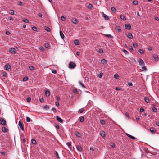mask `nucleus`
Segmentation results:
<instances>
[{
    "label": "nucleus",
    "mask_w": 159,
    "mask_h": 159,
    "mask_svg": "<svg viewBox=\"0 0 159 159\" xmlns=\"http://www.w3.org/2000/svg\"><path fill=\"white\" fill-rule=\"evenodd\" d=\"M76 64L74 62H70L69 65L68 67L71 69H74L76 66Z\"/></svg>",
    "instance_id": "1"
},
{
    "label": "nucleus",
    "mask_w": 159,
    "mask_h": 159,
    "mask_svg": "<svg viewBox=\"0 0 159 159\" xmlns=\"http://www.w3.org/2000/svg\"><path fill=\"white\" fill-rule=\"evenodd\" d=\"M0 124L3 125H6V120L3 118H0Z\"/></svg>",
    "instance_id": "2"
},
{
    "label": "nucleus",
    "mask_w": 159,
    "mask_h": 159,
    "mask_svg": "<svg viewBox=\"0 0 159 159\" xmlns=\"http://www.w3.org/2000/svg\"><path fill=\"white\" fill-rule=\"evenodd\" d=\"M18 125L20 127L21 129V130L23 131L24 130V125L23 123L21 121H20L19 122V124Z\"/></svg>",
    "instance_id": "3"
},
{
    "label": "nucleus",
    "mask_w": 159,
    "mask_h": 159,
    "mask_svg": "<svg viewBox=\"0 0 159 159\" xmlns=\"http://www.w3.org/2000/svg\"><path fill=\"white\" fill-rule=\"evenodd\" d=\"M138 62L139 63V64L140 66H144L145 65L143 61V60L142 59L140 58L138 60Z\"/></svg>",
    "instance_id": "4"
},
{
    "label": "nucleus",
    "mask_w": 159,
    "mask_h": 159,
    "mask_svg": "<svg viewBox=\"0 0 159 159\" xmlns=\"http://www.w3.org/2000/svg\"><path fill=\"white\" fill-rule=\"evenodd\" d=\"M71 21L73 23L75 24H77L78 22L77 20L75 18H72L71 19Z\"/></svg>",
    "instance_id": "5"
},
{
    "label": "nucleus",
    "mask_w": 159,
    "mask_h": 159,
    "mask_svg": "<svg viewBox=\"0 0 159 159\" xmlns=\"http://www.w3.org/2000/svg\"><path fill=\"white\" fill-rule=\"evenodd\" d=\"M5 69L6 70H8L11 68V66L8 64H7L5 65Z\"/></svg>",
    "instance_id": "6"
},
{
    "label": "nucleus",
    "mask_w": 159,
    "mask_h": 159,
    "mask_svg": "<svg viewBox=\"0 0 159 159\" xmlns=\"http://www.w3.org/2000/svg\"><path fill=\"white\" fill-rule=\"evenodd\" d=\"M56 120L57 121L61 123H62L63 122L61 118L59 117L58 116H56Z\"/></svg>",
    "instance_id": "7"
},
{
    "label": "nucleus",
    "mask_w": 159,
    "mask_h": 159,
    "mask_svg": "<svg viewBox=\"0 0 159 159\" xmlns=\"http://www.w3.org/2000/svg\"><path fill=\"white\" fill-rule=\"evenodd\" d=\"M150 131L152 134H154L156 132V129L153 127H151L150 128Z\"/></svg>",
    "instance_id": "8"
},
{
    "label": "nucleus",
    "mask_w": 159,
    "mask_h": 159,
    "mask_svg": "<svg viewBox=\"0 0 159 159\" xmlns=\"http://www.w3.org/2000/svg\"><path fill=\"white\" fill-rule=\"evenodd\" d=\"M131 27V25L130 24H125V28L129 30L130 29Z\"/></svg>",
    "instance_id": "9"
},
{
    "label": "nucleus",
    "mask_w": 159,
    "mask_h": 159,
    "mask_svg": "<svg viewBox=\"0 0 159 159\" xmlns=\"http://www.w3.org/2000/svg\"><path fill=\"white\" fill-rule=\"evenodd\" d=\"M76 148L77 150L80 152H81L83 149L82 147L80 145L76 146Z\"/></svg>",
    "instance_id": "10"
},
{
    "label": "nucleus",
    "mask_w": 159,
    "mask_h": 159,
    "mask_svg": "<svg viewBox=\"0 0 159 159\" xmlns=\"http://www.w3.org/2000/svg\"><path fill=\"white\" fill-rule=\"evenodd\" d=\"M9 51L11 53L14 54L15 53L16 50L14 48H11L9 50Z\"/></svg>",
    "instance_id": "11"
},
{
    "label": "nucleus",
    "mask_w": 159,
    "mask_h": 159,
    "mask_svg": "<svg viewBox=\"0 0 159 159\" xmlns=\"http://www.w3.org/2000/svg\"><path fill=\"white\" fill-rule=\"evenodd\" d=\"M126 135H127V136H128V137H129V138H130L133 139H135L136 138L135 137H134L130 135H129V134H127V133H126Z\"/></svg>",
    "instance_id": "12"
},
{
    "label": "nucleus",
    "mask_w": 159,
    "mask_h": 159,
    "mask_svg": "<svg viewBox=\"0 0 159 159\" xmlns=\"http://www.w3.org/2000/svg\"><path fill=\"white\" fill-rule=\"evenodd\" d=\"M79 119L80 120V121L81 122H82L84 120V116H82L80 117L79 118Z\"/></svg>",
    "instance_id": "13"
},
{
    "label": "nucleus",
    "mask_w": 159,
    "mask_h": 159,
    "mask_svg": "<svg viewBox=\"0 0 159 159\" xmlns=\"http://www.w3.org/2000/svg\"><path fill=\"white\" fill-rule=\"evenodd\" d=\"M74 43L75 45H78L80 44V42L78 40L76 39L74 41Z\"/></svg>",
    "instance_id": "14"
},
{
    "label": "nucleus",
    "mask_w": 159,
    "mask_h": 159,
    "mask_svg": "<svg viewBox=\"0 0 159 159\" xmlns=\"http://www.w3.org/2000/svg\"><path fill=\"white\" fill-rule=\"evenodd\" d=\"M2 131L3 132H6L8 131V129L5 127H2Z\"/></svg>",
    "instance_id": "15"
},
{
    "label": "nucleus",
    "mask_w": 159,
    "mask_h": 159,
    "mask_svg": "<svg viewBox=\"0 0 159 159\" xmlns=\"http://www.w3.org/2000/svg\"><path fill=\"white\" fill-rule=\"evenodd\" d=\"M100 135L102 138L104 137L105 136V133L104 131H101L100 133Z\"/></svg>",
    "instance_id": "16"
},
{
    "label": "nucleus",
    "mask_w": 159,
    "mask_h": 159,
    "mask_svg": "<svg viewBox=\"0 0 159 159\" xmlns=\"http://www.w3.org/2000/svg\"><path fill=\"white\" fill-rule=\"evenodd\" d=\"M144 100L147 103H149V98L147 97H145L144 98Z\"/></svg>",
    "instance_id": "17"
},
{
    "label": "nucleus",
    "mask_w": 159,
    "mask_h": 159,
    "mask_svg": "<svg viewBox=\"0 0 159 159\" xmlns=\"http://www.w3.org/2000/svg\"><path fill=\"white\" fill-rule=\"evenodd\" d=\"M116 30L118 32H120L121 31V30L120 29V26H116Z\"/></svg>",
    "instance_id": "18"
},
{
    "label": "nucleus",
    "mask_w": 159,
    "mask_h": 159,
    "mask_svg": "<svg viewBox=\"0 0 159 159\" xmlns=\"http://www.w3.org/2000/svg\"><path fill=\"white\" fill-rule=\"evenodd\" d=\"M103 17L107 20H108L109 19V18L108 17V16L106 15V14H103Z\"/></svg>",
    "instance_id": "19"
},
{
    "label": "nucleus",
    "mask_w": 159,
    "mask_h": 159,
    "mask_svg": "<svg viewBox=\"0 0 159 159\" xmlns=\"http://www.w3.org/2000/svg\"><path fill=\"white\" fill-rule=\"evenodd\" d=\"M59 32H60V35L62 39H63L64 38V35L63 34V33L62 31H61L60 30V31Z\"/></svg>",
    "instance_id": "20"
},
{
    "label": "nucleus",
    "mask_w": 159,
    "mask_h": 159,
    "mask_svg": "<svg viewBox=\"0 0 159 159\" xmlns=\"http://www.w3.org/2000/svg\"><path fill=\"white\" fill-rule=\"evenodd\" d=\"M127 36L129 39H132L133 38L132 34L131 33H128Z\"/></svg>",
    "instance_id": "21"
},
{
    "label": "nucleus",
    "mask_w": 159,
    "mask_h": 159,
    "mask_svg": "<svg viewBox=\"0 0 159 159\" xmlns=\"http://www.w3.org/2000/svg\"><path fill=\"white\" fill-rule=\"evenodd\" d=\"M50 94V92L48 91H45V95L47 97H48Z\"/></svg>",
    "instance_id": "22"
},
{
    "label": "nucleus",
    "mask_w": 159,
    "mask_h": 159,
    "mask_svg": "<svg viewBox=\"0 0 159 159\" xmlns=\"http://www.w3.org/2000/svg\"><path fill=\"white\" fill-rule=\"evenodd\" d=\"M45 30L48 32H50L51 31L50 29L48 26H45Z\"/></svg>",
    "instance_id": "23"
},
{
    "label": "nucleus",
    "mask_w": 159,
    "mask_h": 159,
    "mask_svg": "<svg viewBox=\"0 0 159 159\" xmlns=\"http://www.w3.org/2000/svg\"><path fill=\"white\" fill-rule=\"evenodd\" d=\"M9 14L11 15L16 14H15L14 13V11L12 10H10L9 11Z\"/></svg>",
    "instance_id": "24"
},
{
    "label": "nucleus",
    "mask_w": 159,
    "mask_h": 159,
    "mask_svg": "<svg viewBox=\"0 0 159 159\" xmlns=\"http://www.w3.org/2000/svg\"><path fill=\"white\" fill-rule=\"evenodd\" d=\"M31 142H32V143L33 144H37V142L36 140L34 139H32L31 140Z\"/></svg>",
    "instance_id": "25"
},
{
    "label": "nucleus",
    "mask_w": 159,
    "mask_h": 159,
    "mask_svg": "<svg viewBox=\"0 0 159 159\" xmlns=\"http://www.w3.org/2000/svg\"><path fill=\"white\" fill-rule=\"evenodd\" d=\"M54 152H55V153H54V154L56 155V157L58 159H60V157H59V156L58 155V153H57V152L56 151H55Z\"/></svg>",
    "instance_id": "26"
},
{
    "label": "nucleus",
    "mask_w": 159,
    "mask_h": 159,
    "mask_svg": "<svg viewBox=\"0 0 159 159\" xmlns=\"http://www.w3.org/2000/svg\"><path fill=\"white\" fill-rule=\"evenodd\" d=\"M101 63L103 64H106L107 62V61L105 59H102L101 60Z\"/></svg>",
    "instance_id": "27"
},
{
    "label": "nucleus",
    "mask_w": 159,
    "mask_h": 159,
    "mask_svg": "<svg viewBox=\"0 0 159 159\" xmlns=\"http://www.w3.org/2000/svg\"><path fill=\"white\" fill-rule=\"evenodd\" d=\"M93 7L92 5L91 4H89L87 6V8L89 9H91L93 8Z\"/></svg>",
    "instance_id": "28"
},
{
    "label": "nucleus",
    "mask_w": 159,
    "mask_h": 159,
    "mask_svg": "<svg viewBox=\"0 0 159 159\" xmlns=\"http://www.w3.org/2000/svg\"><path fill=\"white\" fill-rule=\"evenodd\" d=\"M75 134L78 137H80L81 136V134L78 131L75 132Z\"/></svg>",
    "instance_id": "29"
},
{
    "label": "nucleus",
    "mask_w": 159,
    "mask_h": 159,
    "mask_svg": "<svg viewBox=\"0 0 159 159\" xmlns=\"http://www.w3.org/2000/svg\"><path fill=\"white\" fill-rule=\"evenodd\" d=\"M122 51L125 55H128L129 54V52L127 51L124 49H123Z\"/></svg>",
    "instance_id": "30"
},
{
    "label": "nucleus",
    "mask_w": 159,
    "mask_h": 159,
    "mask_svg": "<svg viewBox=\"0 0 159 159\" xmlns=\"http://www.w3.org/2000/svg\"><path fill=\"white\" fill-rule=\"evenodd\" d=\"M138 52L139 53H140L141 54H143L144 52V50L143 49H140Z\"/></svg>",
    "instance_id": "31"
},
{
    "label": "nucleus",
    "mask_w": 159,
    "mask_h": 159,
    "mask_svg": "<svg viewBox=\"0 0 159 159\" xmlns=\"http://www.w3.org/2000/svg\"><path fill=\"white\" fill-rule=\"evenodd\" d=\"M22 20L23 22L25 23H29V21H28V20L26 18H23L22 19Z\"/></svg>",
    "instance_id": "32"
},
{
    "label": "nucleus",
    "mask_w": 159,
    "mask_h": 159,
    "mask_svg": "<svg viewBox=\"0 0 159 159\" xmlns=\"http://www.w3.org/2000/svg\"><path fill=\"white\" fill-rule=\"evenodd\" d=\"M111 10L113 12L115 13L116 12V10L115 8L114 7H112L111 8Z\"/></svg>",
    "instance_id": "33"
},
{
    "label": "nucleus",
    "mask_w": 159,
    "mask_h": 159,
    "mask_svg": "<svg viewBox=\"0 0 159 159\" xmlns=\"http://www.w3.org/2000/svg\"><path fill=\"white\" fill-rule=\"evenodd\" d=\"M30 70H34L35 69L34 67L33 66H30L29 67Z\"/></svg>",
    "instance_id": "34"
},
{
    "label": "nucleus",
    "mask_w": 159,
    "mask_h": 159,
    "mask_svg": "<svg viewBox=\"0 0 159 159\" xmlns=\"http://www.w3.org/2000/svg\"><path fill=\"white\" fill-rule=\"evenodd\" d=\"M120 18L121 19L123 20H126V18L125 17L123 16V15H120Z\"/></svg>",
    "instance_id": "35"
},
{
    "label": "nucleus",
    "mask_w": 159,
    "mask_h": 159,
    "mask_svg": "<svg viewBox=\"0 0 159 159\" xmlns=\"http://www.w3.org/2000/svg\"><path fill=\"white\" fill-rule=\"evenodd\" d=\"M66 144L70 148H71V143H70L67 142L66 143Z\"/></svg>",
    "instance_id": "36"
},
{
    "label": "nucleus",
    "mask_w": 159,
    "mask_h": 159,
    "mask_svg": "<svg viewBox=\"0 0 159 159\" xmlns=\"http://www.w3.org/2000/svg\"><path fill=\"white\" fill-rule=\"evenodd\" d=\"M133 3L134 5H137L138 4V1L137 0H134L133 2Z\"/></svg>",
    "instance_id": "37"
},
{
    "label": "nucleus",
    "mask_w": 159,
    "mask_h": 159,
    "mask_svg": "<svg viewBox=\"0 0 159 159\" xmlns=\"http://www.w3.org/2000/svg\"><path fill=\"white\" fill-rule=\"evenodd\" d=\"M130 61H131L132 62H134L136 61L133 58H130Z\"/></svg>",
    "instance_id": "38"
},
{
    "label": "nucleus",
    "mask_w": 159,
    "mask_h": 159,
    "mask_svg": "<svg viewBox=\"0 0 159 159\" xmlns=\"http://www.w3.org/2000/svg\"><path fill=\"white\" fill-rule=\"evenodd\" d=\"M105 36L110 38H113V36H111V34H105Z\"/></svg>",
    "instance_id": "39"
},
{
    "label": "nucleus",
    "mask_w": 159,
    "mask_h": 159,
    "mask_svg": "<svg viewBox=\"0 0 159 159\" xmlns=\"http://www.w3.org/2000/svg\"><path fill=\"white\" fill-rule=\"evenodd\" d=\"M28 78L27 77L25 76L23 78V81H26L28 80Z\"/></svg>",
    "instance_id": "40"
},
{
    "label": "nucleus",
    "mask_w": 159,
    "mask_h": 159,
    "mask_svg": "<svg viewBox=\"0 0 159 159\" xmlns=\"http://www.w3.org/2000/svg\"><path fill=\"white\" fill-rule=\"evenodd\" d=\"M32 29L34 31H37V27L35 26H33L32 27Z\"/></svg>",
    "instance_id": "41"
},
{
    "label": "nucleus",
    "mask_w": 159,
    "mask_h": 159,
    "mask_svg": "<svg viewBox=\"0 0 159 159\" xmlns=\"http://www.w3.org/2000/svg\"><path fill=\"white\" fill-rule=\"evenodd\" d=\"M83 111H84V110H83V108H81V109H80V110H79L78 111L80 113H82L83 112Z\"/></svg>",
    "instance_id": "42"
},
{
    "label": "nucleus",
    "mask_w": 159,
    "mask_h": 159,
    "mask_svg": "<svg viewBox=\"0 0 159 159\" xmlns=\"http://www.w3.org/2000/svg\"><path fill=\"white\" fill-rule=\"evenodd\" d=\"M2 74L4 76L6 77L7 76V73L5 71H4L2 73Z\"/></svg>",
    "instance_id": "43"
},
{
    "label": "nucleus",
    "mask_w": 159,
    "mask_h": 159,
    "mask_svg": "<svg viewBox=\"0 0 159 159\" xmlns=\"http://www.w3.org/2000/svg\"><path fill=\"white\" fill-rule=\"evenodd\" d=\"M100 123L102 125H104L105 123V122L103 120H100Z\"/></svg>",
    "instance_id": "44"
},
{
    "label": "nucleus",
    "mask_w": 159,
    "mask_h": 159,
    "mask_svg": "<svg viewBox=\"0 0 159 159\" xmlns=\"http://www.w3.org/2000/svg\"><path fill=\"white\" fill-rule=\"evenodd\" d=\"M142 66V70L143 71H146L147 70L146 67L144 66Z\"/></svg>",
    "instance_id": "45"
},
{
    "label": "nucleus",
    "mask_w": 159,
    "mask_h": 159,
    "mask_svg": "<svg viewBox=\"0 0 159 159\" xmlns=\"http://www.w3.org/2000/svg\"><path fill=\"white\" fill-rule=\"evenodd\" d=\"M152 111L154 112H156L157 111V109L155 107H153L152 108Z\"/></svg>",
    "instance_id": "46"
},
{
    "label": "nucleus",
    "mask_w": 159,
    "mask_h": 159,
    "mask_svg": "<svg viewBox=\"0 0 159 159\" xmlns=\"http://www.w3.org/2000/svg\"><path fill=\"white\" fill-rule=\"evenodd\" d=\"M73 92L77 94L78 93V91L76 89H73Z\"/></svg>",
    "instance_id": "47"
},
{
    "label": "nucleus",
    "mask_w": 159,
    "mask_h": 159,
    "mask_svg": "<svg viewBox=\"0 0 159 159\" xmlns=\"http://www.w3.org/2000/svg\"><path fill=\"white\" fill-rule=\"evenodd\" d=\"M26 100L28 102H29L31 101V98L29 97H28L26 99Z\"/></svg>",
    "instance_id": "48"
},
{
    "label": "nucleus",
    "mask_w": 159,
    "mask_h": 159,
    "mask_svg": "<svg viewBox=\"0 0 159 159\" xmlns=\"http://www.w3.org/2000/svg\"><path fill=\"white\" fill-rule=\"evenodd\" d=\"M133 47L135 48H136L137 47L138 45L136 43H134L133 44Z\"/></svg>",
    "instance_id": "49"
},
{
    "label": "nucleus",
    "mask_w": 159,
    "mask_h": 159,
    "mask_svg": "<svg viewBox=\"0 0 159 159\" xmlns=\"http://www.w3.org/2000/svg\"><path fill=\"white\" fill-rule=\"evenodd\" d=\"M45 47L47 48H49V45L48 43H45Z\"/></svg>",
    "instance_id": "50"
},
{
    "label": "nucleus",
    "mask_w": 159,
    "mask_h": 159,
    "mask_svg": "<svg viewBox=\"0 0 159 159\" xmlns=\"http://www.w3.org/2000/svg\"><path fill=\"white\" fill-rule=\"evenodd\" d=\"M119 77V75L117 74L116 73L114 75V77L115 78H117Z\"/></svg>",
    "instance_id": "51"
},
{
    "label": "nucleus",
    "mask_w": 159,
    "mask_h": 159,
    "mask_svg": "<svg viewBox=\"0 0 159 159\" xmlns=\"http://www.w3.org/2000/svg\"><path fill=\"white\" fill-rule=\"evenodd\" d=\"M121 89V88L120 87H116L115 88V90H120Z\"/></svg>",
    "instance_id": "52"
},
{
    "label": "nucleus",
    "mask_w": 159,
    "mask_h": 159,
    "mask_svg": "<svg viewBox=\"0 0 159 159\" xmlns=\"http://www.w3.org/2000/svg\"><path fill=\"white\" fill-rule=\"evenodd\" d=\"M61 19L62 21H64L66 19L65 17L63 16H61Z\"/></svg>",
    "instance_id": "53"
},
{
    "label": "nucleus",
    "mask_w": 159,
    "mask_h": 159,
    "mask_svg": "<svg viewBox=\"0 0 159 159\" xmlns=\"http://www.w3.org/2000/svg\"><path fill=\"white\" fill-rule=\"evenodd\" d=\"M110 145L112 148H114L115 147V144L113 143H111Z\"/></svg>",
    "instance_id": "54"
},
{
    "label": "nucleus",
    "mask_w": 159,
    "mask_h": 159,
    "mask_svg": "<svg viewBox=\"0 0 159 159\" xmlns=\"http://www.w3.org/2000/svg\"><path fill=\"white\" fill-rule=\"evenodd\" d=\"M44 108L46 109H49V107L48 106L46 105L44 106Z\"/></svg>",
    "instance_id": "55"
},
{
    "label": "nucleus",
    "mask_w": 159,
    "mask_h": 159,
    "mask_svg": "<svg viewBox=\"0 0 159 159\" xmlns=\"http://www.w3.org/2000/svg\"><path fill=\"white\" fill-rule=\"evenodd\" d=\"M30 119L29 117H26V121L27 122H29L30 121Z\"/></svg>",
    "instance_id": "56"
},
{
    "label": "nucleus",
    "mask_w": 159,
    "mask_h": 159,
    "mask_svg": "<svg viewBox=\"0 0 159 159\" xmlns=\"http://www.w3.org/2000/svg\"><path fill=\"white\" fill-rule=\"evenodd\" d=\"M38 15L39 17H42L43 16L42 14L40 13H39L38 14Z\"/></svg>",
    "instance_id": "57"
},
{
    "label": "nucleus",
    "mask_w": 159,
    "mask_h": 159,
    "mask_svg": "<svg viewBox=\"0 0 159 159\" xmlns=\"http://www.w3.org/2000/svg\"><path fill=\"white\" fill-rule=\"evenodd\" d=\"M80 84L82 87L84 88H85V86L83 84L82 82H80Z\"/></svg>",
    "instance_id": "58"
},
{
    "label": "nucleus",
    "mask_w": 159,
    "mask_h": 159,
    "mask_svg": "<svg viewBox=\"0 0 159 159\" xmlns=\"http://www.w3.org/2000/svg\"><path fill=\"white\" fill-rule=\"evenodd\" d=\"M153 57L155 60H158V57L157 56H156L154 57Z\"/></svg>",
    "instance_id": "59"
},
{
    "label": "nucleus",
    "mask_w": 159,
    "mask_h": 159,
    "mask_svg": "<svg viewBox=\"0 0 159 159\" xmlns=\"http://www.w3.org/2000/svg\"><path fill=\"white\" fill-rule=\"evenodd\" d=\"M144 111V109L143 108H141L140 109V112H143Z\"/></svg>",
    "instance_id": "60"
},
{
    "label": "nucleus",
    "mask_w": 159,
    "mask_h": 159,
    "mask_svg": "<svg viewBox=\"0 0 159 159\" xmlns=\"http://www.w3.org/2000/svg\"><path fill=\"white\" fill-rule=\"evenodd\" d=\"M125 116L128 118H129V114L127 112L125 113Z\"/></svg>",
    "instance_id": "61"
},
{
    "label": "nucleus",
    "mask_w": 159,
    "mask_h": 159,
    "mask_svg": "<svg viewBox=\"0 0 159 159\" xmlns=\"http://www.w3.org/2000/svg\"><path fill=\"white\" fill-rule=\"evenodd\" d=\"M98 52L100 53H103V51L102 50L99 49L98 50Z\"/></svg>",
    "instance_id": "62"
},
{
    "label": "nucleus",
    "mask_w": 159,
    "mask_h": 159,
    "mask_svg": "<svg viewBox=\"0 0 159 159\" xmlns=\"http://www.w3.org/2000/svg\"><path fill=\"white\" fill-rule=\"evenodd\" d=\"M55 104L57 107H58L59 105V103L57 102H55Z\"/></svg>",
    "instance_id": "63"
},
{
    "label": "nucleus",
    "mask_w": 159,
    "mask_h": 159,
    "mask_svg": "<svg viewBox=\"0 0 159 159\" xmlns=\"http://www.w3.org/2000/svg\"><path fill=\"white\" fill-rule=\"evenodd\" d=\"M129 49L130 50H131V51H133V48H132V46H129Z\"/></svg>",
    "instance_id": "64"
}]
</instances>
